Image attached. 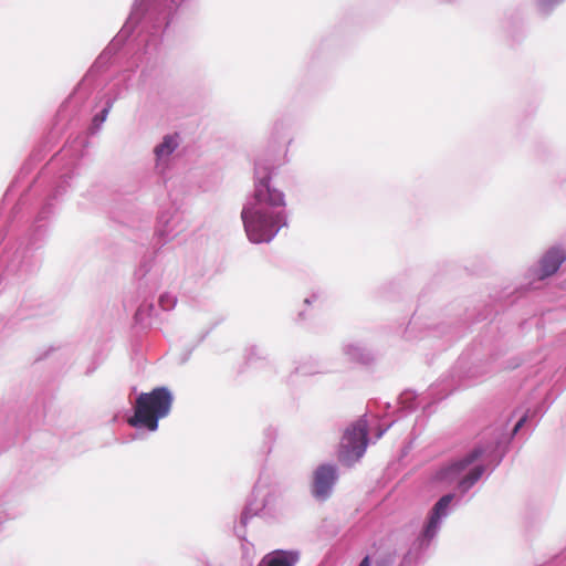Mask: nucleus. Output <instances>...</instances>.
<instances>
[{
  "label": "nucleus",
  "instance_id": "nucleus-1",
  "mask_svg": "<svg viewBox=\"0 0 566 566\" xmlns=\"http://www.w3.org/2000/svg\"><path fill=\"white\" fill-rule=\"evenodd\" d=\"M254 192L243 205L241 219L252 243H269L287 226L285 195L270 185V168L258 160Z\"/></svg>",
  "mask_w": 566,
  "mask_h": 566
},
{
  "label": "nucleus",
  "instance_id": "nucleus-2",
  "mask_svg": "<svg viewBox=\"0 0 566 566\" xmlns=\"http://www.w3.org/2000/svg\"><path fill=\"white\" fill-rule=\"evenodd\" d=\"M492 447H476L461 459L441 465L432 475L437 485L458 483L461 493H467L485 471L484 461Z\"/></svg>",
  "mask_w": 566,
  "mask_h": 566
},
{
  "label": "nucleus",
  "instance_id": "nucleus-3",
  "mask_svg": "<svg viewBox=\"0 0 566 566\" xmlns=\"http://www.w3.org/2000/svg\"><path fill=\"white\" fill-rule=\"evenodd\" d=\"M172 403V395L166 387L155 388L150 392H142L134 406V416L128 423L137 429L156 431L158 421L169 415Z\"/></svg>",
  "mask_w": 566,
  "mask_h": 566
},
{
  "label": "nucleus",
  "instance_id": "nucleus-4",
  "mask_svg": "<svg viewBox=\"0 0 566 566\" xmlns=\"http://www.w3.org/2000/svg\"><path fill=\"white\" fill-rule=\"evenodd\" d=\"M367 429L368 422L365 418L346 428L338 451V458L343 463L352 465L365 454L368 444Z\"/></svg>",
  "mask_w": 566,
  "mask_h": 566
},
{
  "label": "nucleus",
  "instance_id": "nucleus-5",
  "mask_svg": "<svg viewBox=\"0 0 566 566\" xmlns=\"http://www.w3.org/2000/svg\"><path fill=\"white\" fill-rule=\"evenodd\" d=\"M184 1L185 0H135L128 21L117 38L120 39L128 34V29L139 21L143 11L148 4H151L154 11H159L160 17L158 19L157 28H166L171 20L172 11L176 10Z\"/></svg>",
  "mask_w": 566,
  "mask_h": 566
},
{
  "label": "nucleus",
  "instance_id": "nucleus-6",
  "mask_svg": "<svg viewBox=\"0 0 566 566\" xmlns=\"http://www.w3.org/2000/svg\"><path fill=\"white\" fill-rule=\"evenodd\" d=\"M455 495L453 493L446 494L430 510L423 528L418 537L420 546H428L430 542L438 535L443 521L449 516L452 510V502Z\"/></svg>",
  "mask_w": 566,
  "mask_h": 566
},
{
  "label": "nucleus",
  "instance_id": "nucleus-7",
  "mask_svg": "<svg viewBox=\"0 0 566 566\" xmlns=\"http://www.w3.org/2000/svg\"><path fill=\"white\" fill-rule=\"evenodd\" d=\"M181 143L178 133L166 134L154 147V172L160 178H167L172 168L175 154Z\"/></svg>",
  "mask_w": 566,
  "mask_h": 566
},
{
  "label": "nucleus",
  "instance_id": "nucleus-8",
  "mask_svg": "<svg viewBox=\"0 0 566 566\" xmlns=\"http://www.w3.org/2000/svg\"><path fill=\"white\" fill-rule=\"evenodd\" d=\"M565 261L566 249L554 245L542 255L536 266L530 269V275L536 280H545L555 274Z\"/></svg>",
  "mask_w": 566,
  "mask_h": 566
},
{
  "label": "nucleus",
  "instance_id": "nucleus-9",
  "mask_svg": "<svg viewBox=\"0 0 566 566\" xmlns=\"http://www.w3.org/2000/svg\"><path fill=\"white\" fill-rule=\"evenodd\" d=\"M337 479L338 475L335 465H319L314 473L313 495L318 500H326L331 495Z\"/></svg>",
  "mask_w": 566,
  "mask_h": 566
},
{
  "label": "nucleus",
  "instance_id": "nucleus-10",
  "mask_svg": "<svg viewBox=\"0 0 566 566\" xmlns=\"http://www.w3.org/2000/svg\"><path fill=\"white\" fill-rule=\"evenodd\" d=\"M185 224L182 214L174 209L164 211L158 218V224L156 233L163 239L164 242L172 240L181 231H184Z\"/></svg>",
  "mask_w": 566,
  "mask_h": 566
},
{
  "label": "nucleus",
  "instance_id": "nucleus-11",
  "mask_svg": "<svg viewBox=\"0 0 566 566\" xmlns=\"http://www.w3.org/2000/svg\"><path fill=\"white\" fill-rule=\"evenodd\" d=\"M298 560V553L294 551H274L263 559L264 566H294Z\"/></svg>",
  "mask_w": 566,
  "mask_h": 566
},
{
  "label": "nucleus",
  "instance_id": "nucleus-12",
  "mask_svg": "<svg viewBox=\"0 0 566 566\" xmlns=\"http://www.w3.org/2000/svg\"><path fill=\"white\" fill-rule=\"evenodd\" d=\"M345 354L349 357V359L359 363H368L370 359V355L364 347L358 344H348L344 348Z\"/></svg>",
  "mask_w": 566,
  "mask_h": 566
},
{
  "label": "nucleus",
  "instance_id": "nucleus-13",
  "mask_svg": "<svg viewBox=\"0 0 566 566\" xmlns=\"http://www.w3.org/2000/svg\"><path fill=\"white\" fill-rule=\"evenodd\" d=\"M564 0H536V6L542 14H548L553 9Z\"/></svg>",
  "mask_w": 566,
  "mask_h": 566
},
{
  "label": "nucleus",
  "instance_id": "nucleus-14",
  "mask_svg": "<svg viewBox=\"0 0 566 566\" xmlns=\"http://www.w3.org/2000/svg\"><path fill=\"white\" fill-rule=\"evenodd\" d=\"M177 304V297L171 293H164L159 296V305L165 311L172 310Z\"/></svg>",
  "mask_w": 566,
  "mask_h": 566
},
{
  "label": "nucleus",
  "instance_id": "nucleus-15",
  "mask_svg": "<svg viewBox=\"0 0 566 566\" xmlns=\"http://www.w3.org/2000/svg\"><path fill=\"white\" fill-rule=\"evenodd\" d=\"M109 108H111V105H107L106 107H104L102 109V112L94 117V119H93L94 124L102 125L108 115Z\"/></svg>",
  "mask_w": 566,
  "mask_h": 566
},
{
  "label": "nucleus",
  "instance_id": "nucleus-16",
  "mask_svg": "<svg viewBox=\"0 0 566 566\" xmlns=\"http://www.w3.org/2000/svg\"><path fill=\"white\" fill-rule=\"evenodd\" d=\"M526 421V416H523L517 422L516 424L514 426L513 428V434H515L522 427L523 424L525 423Z\"/></svg>",
  "mask_w": 566,
  "mask_h": 566
},
{
  "label": "nucleus",
  "instance_id": "nucleus-17",
  "mask_svg": "<svg viewBox=\"0 0 566 566\" xmlns=\"http://www.w3.org/2000/svg\"><path fill=\"white\" fill-rule=\"evenodd\" d=\"M526 421V416H523L517 422L516 424L514 426L513 428V434H515L522 427L523 424L525 423Z\"/></svg>",
  "mask_w": 566,
  "mask_h": 566
},
{
  "label": "nucleus",
  "instance_id": "nucleus-18",
  "mask_svg": "<svg viewBox=\"0 0 566 566\" xmlns=\"http://www.w3.org/2000/svg\"><path fill=\"white\" fill-rule=\"evenodd\" d=\"M526 421V416H523L517 422L516 424L514 426L513 428V434H515L522 427L523 424L525 423Z\"/></svg>",
  "mask_w": 566,
  "mask_h": 566
},
{
  "label": "nucleus",
  "instance_id": "nucleus-19",
  "mask_svg": "<svg viewBox=\"0 0 566 566\" xmlns=\"http://www.w3.org/2000/svg\"><path fill=\"white\" fill-rule=\"evenodd\" d=\"M359 566H370L369 558H368V557H365V558L360 562Z\"/></svg>",
  "mask_w": 566,
  "mask_h": 566
},
{
  "label": "nucleus",
  "instance_id": "nucleus-20",
  "mask_svg": "<svg viewBox=\"0 0 566 566\" xmlns=\"http://www.w3.org/2000/svg\"><path fill=\"white\" fill-rule=\"evenodd\" d=\"M389 428V426L382 430L379 431V433L377 434V438H380L385 432L386 430Z\"/></svg>",
  "mask_w": 566,
  "mask_h": 566
}]
</instances>
